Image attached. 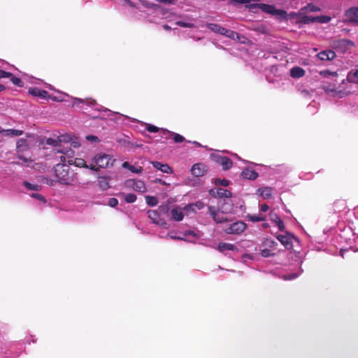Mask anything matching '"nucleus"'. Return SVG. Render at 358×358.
<instances>
[{
	"label": "nucleus",
	"instance_id": "052dcab7",
	"mask_svg": "<svg viewBox=\"0 0 358 358\" xmlns=\"http://www.w3.org/2000/svg\"><path fill=\"white\" fill-rule=\"evenodd\" d=\"M327 73L328 74L331 75V76H337V73H336V72H332V73H331V72L327 71Z\"/></svg>",
	"mask_w": 358,
	"mask_h": 358
},
{
	"label": "nucleus",
	"instance_id": "393cba45",
	"mask_svg": "<svg viewBox=\"0 0 358 358\" xmlns=\"http://www.w3.org/2000/svg\"><path fill=\"white\" fill-rule=\"evenodd\" d=\"M122 167L124 169H127L131 171L132 173H140L143 171V168L141 166H134L131 165L129 162H125L122 164Z\"/></svg>",
	"mask_w": 358,
	"mask_h": 358
},
{
	"label": "nucleus",
	"instance_id": "f8f14e48",
	"mask_svg": "<svg viewBox=\"0 0 358 358\" xmlns=\"http://www.w3.org/2000/svg\"><path fill=\"white\" fill-rule=\"evenodd\" d=\"M212 157L215 162H217V163L222 166L224 170H228L232 166L231 160L227 157L221 156L219 155H212Z\"/></svg>",
	"mask_w": 358,
	"mask_h": 358
},
{
	"label": "nucleus",
	"instance_id": "bf43d9fd",
	"mask_svg": "<svg viewBox=\"0 0 358 358\" xmlns=\"http://www.w3.org/2000/svg\"><path fill=\"white\" fill-rule=\"evenodd\" d=\"M52 99L54 101H65V99L64 98H61V97H52Z\"/></svg>",
	"mask_w": 358,
	"mask_h": 358
},
{
	"label": "nucleus",
	"instance_id": "4d7b16f0",
	"mask_svg": "<svg viewBox=\"0 0 358 358\" xmlns=\"http://www.w3.org/2000/svg\"><path fill=\"white\" fill-rule=\"evenodd\" d=\"M71 146L73 148H79L80 146V143L78 141H72L71 142Z\"/></svg>",
	"mask_w": 358,
	"mask_h": 358
},
{
	"label": "nucleus",
	"instance_id": "79ce46f5",
	"mask_svg": "<svg viewBox=\"0 0 358 358\" xmlns=\"http://www.w3.org/2000/svg\"><path fill=\"white\" fill-rule=\"evenodd\" d=\"M225 36L232 39H236L238 38V34L236 32L231 30H228V32Z\"/></svg>",
	"mask_w": 358,
	"mask_h": 358
},
{
	"label": "nucleus",
	"instance_id": "5fc2aeb1",
	"mask_svg": "<svg viewBox=\"0 0 358 358\" xmlns=\"http://www.w3.org/2000/svg\"><path fill=\"white\" fill-rule=\"evenodd\" d=\"M187 235H191V236H195V234H194V232L193 231H186V232L183 234V236H182V237H185V240H186V236H187Z\"/></svg>",
	"mask_w": 358,
	"mask_h": 358
},
{
	"label": "nucleus",
	"instance_id": "864d4df0",
	"mask_svg": "<svg viewBox=\"0 0 358 358\" xmlns=\"http://www.w3.org/2000/svg\"><path fill=\"white\" fill-rule=\"evenodd\" d=\"M158 2L164 3L168 4L173 3L176 0H157Z\"/></svg>",
	"mask_w": 358,
	"mask_h": 358
},
{
	"label": "nucleus",
	"instance_id": "8fccbe9b",
	"mask_svg": "<svg viewBox=\"0 0 358 358\" xmlns=\"http://www.w3.org/2000/svg\"><path fill=\"white\" fill-rule=\"evenodd\" d=\"M168 236L172 239L185 240V237L173 235V232H170Z\"/></svg>",
	"mask_w": 358,
	"mask_h": 358
},
{
	"label": "nucleus",
	"instance_id": "e433bc0d",
	"mask_svg": "<svg viewBox=\"0 0 358 358\" xmlns=\"http://www.w3.org/2000/svg\"><path fill=\"white\" fill-rule=\"evenodd\" d=\"M177 25L182 27H194V24L191 22H185L183 21H178L176 23Z\"/></svg>",
	"mask_w": 358,
	"mask_h": 358
},
{
	"label": "nucleus",
	"instance_id": "13d9d810",
	"mask_svg": "<svg viewBox=\"0 0 358 358\" xmlns=\"http://www.w3.org/2000/svg\"><path fill=\"white\" fill-rule=\"evenodd\" d=\"M275 215L274 213H271V214L269 215V216H270V219H271V220L272 222H273L276 223V221H278V220L275 217V215Z\"/></svg>",
	"mask_w": 358,
	"mask_h": 358
},
{
	"label": "nucleus",
	"instance_id": "58836bf2",
	"mask_svg": "<svg viewBox=\"0 0 358 358\" xmlns=\"http://www.w3.org/2000/svg\"><path fill=\"white\" fill-rule=\"evenodd\" d=\"M171 134L173 135L174 141L176 143H181L185 140V138L178 134H176V133L173 132V133H171Z\"/></svg>",
	"mask_w": 358,
	"mask_h": 358
},
{
	"label": "nucleus",
	"instance_id": "3c124183",
	"mask_svg": "<svg viewBox=\"0 0 358 358\" xmlns=\"http://www.w3.org/2000/svg\"><path fill=\"white\" fill-rule=\"evenodd\" d=\"M86 139L87 141H90L92 142H96V141H98V138L96 136H92V135L87 136H86Z\"/></svg>",
	"mask_w": 358,
	"mask_h": 358
},
{
	"label": "nucleus",
	"instance_id": "dca6fc26",
	"mask_svg": "<svg viewBox=\"0 0 358 358\" xmlns=\"http://www.w3.org/2000/svg\"><path fill=\"white\" fill-rule=\"evenodd\" d=\"M345 15L351 22H358V7H352L346 10Z\"/></svg>",
	"mask_w": 358,
	"mask_h": 358
},
{
	"label": "nucleus",
	"instance_id": "9d476101",
	"mask_svg": "<svg viewBox=\"0 0 358 358\" xmlns=\"http://www.w3.org/2000/svg\"><path fill=\"white\" fill-rule=\"evenodd\" d=\"M246 228V224L243 222H236L231 224L225 229V232L229 234H239Z\"/></svg>",
	"mask_w": 358,
	"mask_h": 358
},
{
	"label": "nucleus",
	"instance_id": "a19ab883",
	"mask_svg": "<svg viewBox=\"0 0 358 358\" xmlns=\"http://www.w3.org/2000/svg\"><path fill=\"white\" fill-rule=\"evenodd\" d=\"M215 184L217 186L222 185L224 187H227L229 185V181L227 180L216 179L215 180Z\"/></svg>",
	"mask_w": 358,
	"mask_h": 358
},
{
	"label": "nucleus",
	"instance_id": "72a5a7b5",
	"mask_svg": "<svg viewBox=\"0 0 358 358\" xmlns=\"http://www.w3.org/2000/svg\"><path fill=\"white\" fill-rule=\"evenodd\" d=\"M10 78L11 82L15 85H17L18 87H22L23 83H22V81L20 78H17L15 76H13L12 75H11V76Z\"/></svg>",
	"mask_w": 358,
	"mask_h": 358
},
{
	"label": "nucleus",
	"instance_id": "b1692460",
	"mask_svg": "<svg viewBox=\"0 0 358 358\" xmlns=\"http://www.w3.org/2000/svg\"><path fill=\"white\" fill-rule=\"evenodd\" d=\"M305 71L301 67H294L290 70V76L294 78H299L303 76Z\"/></svg>",
	"mask_w": 358,
	"mask_h": 358
},
{
	"label": "nucleus",
	"instance_id": "f3484780",
	"mask_svg": "<svg viewBox=\"0 0 358 358\" xmlns=\"http://www.w3.org/2000/svg\"><path fill=\"white\" fill-rule=\"evenodd\" d=\"M70 138L66 136H59L57 139L48 138L46 141L48 145H52L54 147L58 146L60 143L69 142Z\"/></svg>",
	"mask_w": 358,
	"mask_h": 358
},
{
	"label": "nucleus",
	"instance_id": "0e129e2a",
	"mask_svg": "<svg viewBox=\"0 0 358 358\" xmlns=\"http://www.w3.org/2000/svg\"><path fill=\"white\" fill-rule=\"evenodd\" d=\"M4 90V86L3 85L0 84V92L3 91Z\"/></svg>",
	"mask_w": 358,
	"mask_h": 358
},
{
	"label": "nucleus",
	"instance_id": "49530a36",
	"mask_svg": "<svg viewBox=\"0 0 358 358\" xmlns=\"http://www.w3.org/2000/svg\"><path fill=\"white\" fill-rule=\"evenodd\" d=\"M261 255L264 257H268L273 256V254L268 249H264L261 251Z\"/></svg>",
	"mask_w": 358,
	"mask_h": 358
},
{
	"label": "nucleus",
	"instance_id": "f704fd0d",
	"mask_svg": "<svg viewBox=\"0 0 358 358\" xmlns=\"http://www.w3.org/2000/svg\"><path fill=\"white\" fill-rule=\"evenodd\" d=\"M331 18L328 16H317L316 17V22L320 23H327L330 21Z\"/></svg>",
	"mask_w": 358,
	"mask_h": 358
},
{
	"label": "nucleus",
	"instance_id": "9b49d317",
	"mask_svg": "<svg viewBox=\"0 0 358 358\" xmlns=\"http://www.w3.org/2000/svg\"><path fill=\"white\" fill-rule=\"evenodd\" d=\"M209 193L215 199H222L231 197V194L227 189L223 188H215L211 189Z\"/></svg>",
	"mask_w": 358,
	"mask_h": 358
},
{
	"label": "nucleus",
	"instance_id": "338daca9",
	"mask_svg": "<svg viewBox=\"0 0 358 358\" xmlns=\"http://www.w3.org/2000/svg\"><path fill=\"white\" fill-rule=\"evenodd\" d=\"M263 227L267 228L268 227V224H266V223L263 224Z\"/></svg>",
	"mask_w": 358,
	"mask_h": 358
},
{
	"label": "nucleus",
	"instance_id": "1a4fd4ad",
	"mask_svg": "<svg viewBox=\"0 0 358 358\" xmlns=\"http://www.w3.org/2000/svg\"><path fill=\"white\" fill-rule=\"evenodd\" d=\"M17 152H18V158L23 161L24 164L29 165V163L31 162V159L30 158L24 157L21 155L20 153L23 152L28 149V144L25 139L21 138L17 142Z\"/></svg>",
	"mask_w": 358,
	"mask_h": 358
},
{
	"label": "nucleus",
	"instance_id": "423d86ee",
	"mask_svg": "<svg viewBox=\"0 0 358 358\" xmlns=\"http://www.w3.org/2000/svg\"><path fill=\"white\" fill-rule=\"evenodd\" d=\"M57 158H59L62 164L66 162L72 164L74 157V151L70 148H64L62 150H57Z\"/></svg>",
	"mask_w": 358,
	"mask_h": 358
},
{
	"label": "nucleus",
	"instance_id": "a211bd4d",
	"mask_svg": "<svg viewBox=\"0 0 358 358\" xmlns=\"http://www.w3.org/2000/svg\"><path fill=\"white\" fill-rule=\"evenodd\" d=\"M335 57L336 54L332 50H324L317 54V57L322 61L332 60Z\"/></svg>",
	"mask_w": 358,
	"mask_h": 358
},
{
	"label": "nucleus",
	"instance_id": "69168bd1",
	"mask_svg": "<svg viewBox=\"0 0 358 358\" xmlns=\"http://www.w3.org/2000/svg\"><path fill=\"white\" fill-rule=\"evenodd\" d=\"M109 201L115 202V201H117V200L115 198H111Z\"/></svg>",
	"mask_w": 358,
	"mask_h": 358
},
{
	"label": "nucleus",
	"instance_id": "c85d7f7f",
	"mask_svg": "<svg viewBox=\"0 0 358 358\" xmlns=\"http://www.w3.org/2000/svg\"><path fill=\"white\" fill-rule=\"evenodd\" d=\"M23 131L17 129H7L3 131V135L6 136H18L22 135Z\"/></svg>",
	"mask_w": 358,
	"mask_h": 358
},
{
	"label": "nucleus",
	"instance_id": "4468645a",
	"mask_svg": "<svg viewBox=\"0 0 358 358\" xmlns=\"http://www.w3.org/2000/svg\"><path fill=\"white\" fill-rule=\"evenodd\" d=\"M294 236L291 234L287 233L285 235H278L277 236L278 240L287 249H289L292 247V238Z\"/></svg>",
	"mask_w": 358,
	"mask_h": 358
},
{
	"label": "nucleus",
	"instance_id": "6ab92c4d",
	"mask_svg": "<svg viewBox=\"0 0 358 358\" xmlns=\"http://www.w3.org/2000/svg\"><path fill=\"white\" fill-rule=\"evenodd\" d=\"M152 164L153 167H155L156 169L161 171L162 173H172L171 168L167 164H162L159 162H152Z\"/></svg>",
	"mask_w": 358,
	"mask_h": 358
},
{
	"label": "nucleus",
	"instance_id": "0eeeda50",
	"mask_svg": "<svg viewBox=\"0 0 358 358\" xmlns=\"http://www.w3.org/2000/svg\"><path fill=\"white\" fill-rule=\"evenodd\" d=\"M23 185L24 186L27 191L30 192V193L28 194L33 199H37L41 201H44L43 196L38 192L41 188L40 185L34 183H31L27 181L23 182Z\"/></svg>",
	"mask_w": 358,
	"mask_h": 358
},
{
	"label": "nucleus",
	"instance_id": "f03ea898",
	"mask_svg": "<svg viewBox=\"0 0 358 358\" xmlns=\"http://www.w3.org/2000/svg\"><path fill=\"white\" fill-rule=\"evenodd\" d=\"M217 208L209 207V212L213 219L217 223H222L228 220L225 214L232 213L234 211L233 203H219Z\"/></svg>",
	"mask_w": 358,
	"mask_h": 358
},
{
	"label": "nucleus",
	"instance_id": "412c9836",
	"mask_svg": "<svg viewBox=\"0 0 358 358\" xmlns=\"http://www.w3.org/2000/svg\"><path fill=\"white\" fill-rule=\"evenodd\" d=\"M241 176L243 178L248 180H255L257 178L258 173L253 169H245L242 171Z\"/></svg>",
	"mask_w": 358,
	"mask_h": 358
},
{
	"label": "nucleus",
	"instance_id": "603ef678",
	"mask_svg": "<svg viewBox=\"0 0 358 358\" xmlns=\"http://www.w3.org/2000/svg\"><path fill=\"white\" fill-rule=\"evenodd\" d=\"M228 30L229 29H225L224 27H220V31H218V34H220L222 35L225 36L227 34Z\"/></svg>",
	"mask_w": 358,
	"mask_h": 358
},
{
	"label": "nucleus",
	"instance_id": "473e14b6",
	"mask_svg": "<svg viewBox=\"0 0 358 358\" xmlns=\"http://www.w3.org/2000/svg\"><path fill=\"white\" fill-rule=\"evenodd\" d=\"M206 26L209 29H210L212 31H213L215 33H218V31H220V26H219L218 24H213V23H208V24H207Z\"/></svg>",
	"mask_w": 358,
	"mask_h": 358
},
{
	"label": "nucleus",
	"instance_id": "de8ad7c7",
	"mask_svg": "<svg viewBox=\"0 0 358 358\" xmlns=\"http://www.w3.org/2000/svg\"><path fill=\"white\" fill-rule=\"evenodd\" d=\"M136 196L134 194H127L125 196V201H136Z\"/></svg>",
	"mask_w": 358,
	"mask_h": 358
},
{
	"label": "nucleus",
	"instance_id": "680f3d73",
	"mask_svg": "<svg viewBox=\"0 0 358 358\" xmlns=\"http://www.w3.org/2000/svg\"><path fill=\"white\" fill-rule=\"evenodd\" d=\"M110 203V207L115 208V207H116V206L118 203Z\"/></svg>",
	"mask_w": 358,
	"mask_h": 358
},
{
	"label": "nucleus",
	"instance_id": "bb28decb",
	"mask_svg": "<svg viewBox=\"0 0 358 358\" xmlns=\"http://www.w3.org/2000/svg\"><path fill=\"white\" fill-rule=\"evenodd\" d=\"M29 92L36 96H40L42 98H45L48 95V92L46 91L37 88L30 89Z\"/></svg>",
	"mask_w": 358,
	"mask_h": 358
},
{
	"label": "nucleus",
	"instance_id": "7ed1b4c3",
	"mask_svg": "<svg viewBox=\"0 0 358 358\" xmlns=\"http://www.w3.org/2000/svg\"><path fill=\"white\" fill-rule=\"evenodd\" d=\"M194 207L200 210L203 208V203H189L183 208L174 206L171 208L170 211L171 218L178 222L181 221L185 215H188L189 214L190 210L194 211Z\"/></svg>",
	"mask_w": 358,
	"mask_h": 358
},
{
	"label": "nucleus",
	"instance_id": "ea45409f",
	"mask_svg": "<svg viewBox=\"0 0 358 358\" xmlns=\"http://www.w3.org/2000/svg\"><path fill=\"white\" fill-rule=\"evenodd\" d=\"M303 22L304 23H311V22H316V17L313 16H304L303 17Z\"/></svg>",
	"mask_w": 358,
	"mask_h": 358
},
{
	"label": "nucleus",
	"instance_id": "c756f323",
	"mask_svg": "<svg viewBox=\"0 0 358 358\" xmlns=\"http://www.w3.org/2000/svg\"><path fill=\"white\" fill-rule=\"evenodd\" d=\"M72 164H74L75 166H76L78 167H85V168L90 169V164L87 165L86 164V162H85V160L81 158L73 157Z\"/></svg>",
	"mask_w": 358,
	"mask_h": 358
},
{
	"label": "nucleus",
	"instance_id": "7c9ffc66",
	"mask_svg": "<svg viewBox=\"0 0 358 358\" xmlns=\"http://www.w3.org/2000/svg\"><path fill=\"white\" fill-rule=\"evenodd\" d=\"M338 45L347 48V47H350V46H353L354 43L350 40L342 39L338 41Z\"/></svg>",
	"mask_w": 358,
	"mask_h": 358
},
{
	"label": "nucleus",
	"instance_id": "774afa93",
	"mask_svg": "<svg viewBox=\"0 0 358 358\" xmlns=\"http://www.w3.org/2000/svg\"><path fill=\"white\" fill-rule=\"evenodd\" d=\"M164 28L165 29H169V26H167V25H164Z\"/></svg>",
	"mask_w": 358,
	"mask_h": 358
},
{
	"label": "nucleus",
	"instance_id": "aec40b11",
	"mask_svg": "<svg viewBox=\"0 0 358 358\" xmlns=\"http://www.w3.org/2000/svg\"><path fill=\"white\" fill-rule=\"evenodd\" d=\"M148 217L152 220V222L159 225L166 227L167 224L164 221H161L159 218V213L155 210H149L148 212Z\"/></svg>",
	"mask_w": 358,
	"mask_h": 358
},
{
	"label": "nucleus",
	"instance_id": "5701e85b",
	"mask_svg": "<svg viewBox=\"0 0 358 358\" xmlns=\"http://www.w3.org/2000/svg\"><path fill=\"white\" fill-rule=\"evenodd\" d=\"M71 99L73 101V103H72L73 106H77L80 103H86L89 106H92L96 103V101L94 100H91L90 99H81L76 98V97H71Z\"/></svg>",
	"mask_w": 358,
	"mask_h": 358
},
{
	"label": "nucleus",
	"instance_id": "39448f33",
	"mask_svg": "<svg viewBox=\"0 0 358 358\" xmlns=\"http://www.w3.org/2000/svg\"><path fill=\"white\" fill-rule=\"evenodd\" d=\"M55 175L58 180L66 185L74 182V173L71 170L69 165L66 164H57L55 168Z\"/></svg>",
	"mask_w": 358,
	"mask_h": 358
},
{
	"label": "nucleus",
	"instance_id": "2f4dec72",
	"mask_svg": "<svg viewBox=\"0 0 358 358\" xmlns=\"http://www.w3.org/2000/svg\"><path fill=\"white\" fill-rule=\"evenodd\" d=\"M99 185L103 189H106L110 187L108 181L106 178L100 179L99 180Z\"/></svg>",
	"mask_w": 358,
	"mask_h": 358
},
{
	"label": "nucleus",
	"instance_id": "ddd939ff",
	"mask_svg": "<svg viewBox=\"0 0 358 358\" xmlns=\"http://www.w3.org/2000/svg\"><path fill=\"white\" fill-rule=\"evenodd\" d=\"M207 172V167L204 164L196 163L191 169L192 174L195 177L203 176Z\"/></svg>",
	"mask_w": 358,
	"mask_h": 358
},
{
	"label": "nucleus",
	"instance_id": "37998d69",
	"mask_svg": "<svg viewBox=\"0 0 358 358\" xmlns=\"http://www.w3.org/2000/svg\"><path fill=\"white\" fill-rule=\"evenodd\" d=\"M304 9L310 11V12H316L319 11L320 8L313 4H308L307 6L304 8Z\"/></svg>",
	"mask_w": 358,
	"mask_h": 358
},
{
	"label": "nucleus",
	"instance_id": "2eb2a0df",
	"mask_svg": "<svg viewBox=\"0 0 358 358\" xmlns=\"http://www.w3.org/2000/svg\"><path fill=\"white\" fill-rule=\"evenodd\" d=\"M259 199H273V189L271 187H265L258 189L257 192Z\"/></svg>",
	"mask_w": 358,
	"mask_h": 358
},
{
	"label": "nucleus",
	"instance_id": "4c0bfd02",
	"mask_svg": "<svg viewBox=\"0 0 358 358\" xmlns=\"http://www.w3.org/2000/svg\"><path fill=\"white\" fill-rule=\"evenodd\" d=\"M275 217L278 220L276 221V224L279 229L280 231H283L285 229V225L282 222V221L279 218V217L277 215H274Z\"/></svg>",
	"mask_w": 358,
	"mask_h": 358
},
{
	"label": "nucleus",
	"instance_id": "6e6d98bb",
	"mask_svg": "<svg viewBox=\"0 0 358 358\" xmlns=\"http://www.w3.org/2000/svg\"><path fill=\"white\" fill-rule=\"evenodd\" d=\"M268 206L266 204H263L261 207V212H266L268 210Z\"/></svg>",
	"mask_w": 358,
	"mask_h": 358
},
{
	"label": "nucleus",
	"instance_id": "a18cd8bd",
	"mask_svg": "<svg viewBox=\"0 0 358 358\" xmlns=\"http://www.w3.org/2000/svg\"><path fill=\"white\" fill-rule=\"evenodd\" d=\"M298 275H299V274H297V273L287 274V275H284L282 276V278L285 280H293V279L296 278Z\"/></svg>",
	"mask_w": 358,
	"mask_h": 358
},
{
	"label": "nucleus",
	"instance_id": "20e7f679",
	"mask_svg": "<svg viewBox=\"0 0 358 358\" xmlns=\"http://www.w3.org/2000/svg\"><path fill=\"white\" fill-rule=\"evenodd\" d=\"M115 159L112 156L105 153H99L94 157L90 169L93 171H99L100 169H106L113 166Z\"/></svg>",
	"mask_w": 358,
	"mask_h": 358
},
{
	"label": "nucleus",
	"instance_id": "cd10ccee",
	"mask_svg": "<svg viewBox=\"0 0 358 358\" xmlns=\"http://www.w3.org/2000/svg\"><path fill=\"white\" fill-rule=\"evenodd\" d=\"M247 217L250 221L259 222V221H264L265 220L266 217L262 213H259L257 215H248Z\"/></svg>",
	"mask_w": 358,
	"mask_h": 358
},
{
	"label": "nucleus",
	"instance_id": "4be33fe9",
	"mask_svg": "<svg viewBox=\"0 0 358 358\" xmlns=\"http://www.w3.org/2000/svg\"><path fill=\"white\" fill-rule=\"evenodd\" d=\"M217 249L221 252H224L225 250H238L237 248L234 245L228 243H220Z\"/></svg>",
	"mask_w": 358,
	"mask_h": 358
},
{
	"label": "nucleus",
	"instance_id": "c03bdc74",
	"mask_svg": "<svg viewBox=\"0 0 358 358\" xmlns=\"http://www.w3.org/2000/svg\"><path fill=\"white\" fill-rule=\"evenodd\" d=\"M146 129L148 131L152 133L157 132L159 130V127L154 126L152 124H147Z\"/></svg>",
	"mask_w": 358,
	"mask_h": 358
},
{
	"label": "nucleus",
	"instance_id": "a878e982",
	"mask_svg": "<svg viewBox=\"0 0 358 358\" xmlns=\"http://www.w3.org/2000/svg\"><path fill=\"white\" fill-rule=\"evenodd\" d=\"M347 79L350 83H358V69L350 71L347 76Z\"/></svg>",
	"mask_w": 358,
	"mask_h": 358
},
{
	"label": "nucleus",
	"instance_id": "6e6552de",
	"mask_svg": "<svg viewBox=\"0 0 358 358\" xmlns=\"http://www.w3.org/2000/svg\"><path fill=\"white\" fill-rule=\"evenodd\" d=\"M124 185L126 187L132 189L138 192L143 193L146 191V187L142 180L129 179L125 181Z\"/></svg>",
	"mask_w": 358,
	"mask_h": 358
},
{
	"label": "nucleus",
	"instance_id": "f257e3e1",
	"mask_svg": "<svg viewBox=\"0 0 358 358\" xmlns=\"http://www.w3.org/2000/svg\"><path fill=\"white\" fill-rule=\"evenodd\" d=\"M259 0H230L232 3L245 4L247 8H257L264 13L276 16L279 18H285L287 16L286 11L276 8L273 5L266 3H255L252 2H257Z\"/></svg>",
	"mask_w": 358,
	"mask_h": 358
},
{
	"label": "nucleus",
	"instance_id": "e2e57ef3",
	"mask_svg": "<svg viewBox=\"0 0 358 358\" xmlns=\"http://www.w3.org/2000/svg\"><path fill=\"white\" fill-rule=\"evenodd\" d=\"M148 203L150 206H156V204H157V203L152 202V203Z\"/></svg>",
	"mask_w": 358,
	"mask_h": 358
},
{
	"label": "nucleus",
	"instance_id": "c9c22d12",
	"mask_svg": "<svg viewBox=\"0 0 358 358\" xmlns=\"http://www.w3.org/2000/svg\"><path fill=\"white\" fill-rule=\"evenodd\" d=\"M170 208L167 203H164L159 206V210L160 214H166L169 213Z\"/></svg>",
	"mask_w": 358,
	"mask_h": 358
},
{
	"label": "nucleus",
	"instance_id": "09e8293b",
	"mask_svg": "<svg viewBox=\"0 0 358 358\" xmlns=\"http://www.w3.org/2000/svg\"><path fill=\"white\" fill-rule=\"evenodd\" d=\"M11 76V73L6 72L3 70H0V78H10Z\"/></svg>",
	"mask_w": 358,
	"mask_h": 358
}]
</instances>
